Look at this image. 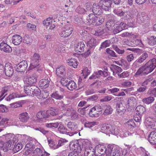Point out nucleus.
Instances as JSON below:
<instances>
[{"instance_id":"obj_1","label":"nucleus","mask_w":156,"mask_h":156,"mask_svg":"<svg viewBox=\"0 0 156 156\" xmlns=\"http://www.w3.org/2000/svg\"><path fill=\"white\" fill-rule=\"evenodd\" d=\"M156 66V59L153 58L141 66L137 71L136 75H145L152 72Z\"/></svg>"},{"instance_id":"obj_2","label":"nucleus","mask_w":156,"mask_h":156,"mask_svg":"<svg viewBox=\"0 0 156 156\" xmlns=\"http://www.w3.org/2000/svg\"><path fill=\"white\" fill-rule=\"evenodd\" d=\"M87 18V23L89 25L98 26L100 25L104 22V17L102 16L98 17L92 14H90Z\"/></svg>"},{"instance_id":"obj_3","label":"nucleus","mask_w":156,"mask_h":156,"mask_svg":"<svg viewBox=\"0 0 156 156\" xmlns=\"http://www.w3.org/2000/svg\"><path fill=\"white\" fill-rule=\"evenodd\" d=\"M83 147L85 149L84 156H90L95 155V147H93L90 141L87 140L83 142Z\"/></svg>"},{"instance_id":"obj_4","label":"nucleus","mask_w":156,"mask_h":156,"mask_svg":"<svg viewBox=\"0 0 156 156\" xmlns=\"http://www.w3.org/2000/svg\"><path fill=\"white\" fill-rule=\"evenodd\" d=\"M102 110L101 105H95L90 109L89 115L91 117H97L101 114Z\"/></svg>"},{"instance_id":"obj_5","label":"nucleus","mask_w":156,"mask_h":156,"mask_svg":"<svg viewBox=\"0 0 156 156\" xmlns=\"http://www.w3.org/2000/svg\"><path fill=\"white\" fill-rule=\"evenodd\" d=\"M41 59L39 54L35 53L31 61V63L29 69H34L39 66V62L40 61Z\"/></svg>"},{"instance_id":"obj_6","label":"nucleus","mask_w":156,"mask_h":156,"mask_svg":"<svg viewBox=\"0 0 156 156\" xmlns=\"http://www.w3.org/2000/svg\"><path fill=\"white\" fill-rule=\"evenodd\" d=\"M73 28L70 24H68L65 25L62 29V31L60 34L61 37H65L69 36L72 33Z\"/></svg>"},{"instance_id":"obj_7","label":"nucleus","mask_w":156,"mask_h":156,"mask_svg":"<svg viewBox=\"0 0 156 156\" xmlns=\"http://www.w3.org/2000/svg\"><path fill=\"white\" fill-rule=\"evenodd\" d=\"M45 88H36V90L34 93L35 96L41 99H44L47 98L48 96V91L45 90Z\"/></svg>"},{"instance_id":"obj_8","label":"nucleus","mask_w":156,"mask_h":156,"mask_svg":"<svg viewBox=\"0 0 156 156\" xmlns=\"http://www.w3.org/2000/svg\"><path fill=\"white\" fill-rule=\"evenodd\" d=\"M68 141L65 139H62L59 140L57 144L56 141L51 140L49 141V145L50 147L52 149H56L60 147L63 145L64 143L67 142Z\"/></svg>"},{"instance_id":"obj_9","label":"nucleus","mask_w":156,"mask_h":156,"mask_svg":"<svg viewBox=\"0 0 156 156\" xmlns=\"http://www.w3.org/2000/svg\"><path fill=\"white\" fill-rule=\"evenodd\" d=\"M112 4L110 0H101L99 2V6L105 11H109L111 9Z\"/></svg>"},{"instance_id":"obj_10","label":"nucleus","mask_w":156,"mask_h":156,"mask_svg":"<svg viewBox=\"0 0 156 156\" xmlns=\"http://www.w3.org/2000/svg\"><path fill=\"white\" fill-rule=\"evenodd\" d=\"M145 123L148 128L156 129V120L155 119L147 118L145 120Z\"/></svg>"},{"instance_id":"obj_11","label":"nucleus","mask_w":156,"mask_h":156,"mask_svg":"<svg viewBox=\"0 0 156 156\" xmlns=\"http://www.w3.org/2000/svg\"><path fill=\"white\" fill-rule=\"evenodd\" d=\"M116 124V122L111 121L106 125H103L101 128V129L102 130H106V131L109 133H112L113 131V128L115 127Z\"/></svg>"},{"instance_id":"obj_12","label":"nucleus","mask_w":156,"mask_h":156,"mask_svg":"<svg viewBox=\"0 0 156 156\" xmlns=\"http://www.w3.org/2000/svg\"><path fill=\"white\" fill-rule=\"evenodd\" d=\"M28 66L27 62L26 61H23L20 62L15 67L16 70L19 72H24L27 68Z\"/></svg>"},{"instance_id":"obj_13","label":"nucleus","mask_w":156,"mask_h":156,"mask_svg":"<svg viewBox=\"0 0 156 156\" xmlns=\"http://www.w3.org/2000/svg\"><path fill=\"white\" fill-rule=\"evenodd\" d=\"M13 69L11 64L9 63L5 64L4 73H5L7 76L9 77L12 76L13 73Z\"/></svg>"},{"instance_id":"obj_14","label":"nucleus","mask_w":156,"mask_h":156,"mask_svg":"<svg viewBox=\"0 0 156 156\" xmlns=\"http://www.w3.org/2000/svg\"><path fill=\"white\" fill-rule=\"evenodd\" d=\"M97 40L96 39L91 38L89 41H87V46L88 48L87 52L85 53L86 55H89L90 53V49L93 48L96 45Z\"/></svg>"},{"instance_id":"obj_15","label":"nucleus","mask_w":156,"mask_h":156,"mask_svg":"<svg viewBox=\"0 0 156 156\" xmlns=\"http://www.w3.org/2000/svg\"><path fill=\"white\" fill-rule=\"evenodd\" d=\"M52 19L51 17L47 18L44 20L43 23V25L44 26H50L49 29L51 30L53 29L55 27V24L54 23L55 21L52 20Z\"/></svg>"},{"instance_id":"obj_16","label":"nucleus","mask_w":156,"mask_h":156,"mask_svg":"<svg viewBox=\"0 0 156 156\" xmlns=\"http://www.w3.org/2000/svg\"><path fill=\"white\" fill-rule=\"evenodd\" d=\"M35 148L34 146L32 143H27L25 147V151L23 154L24 155H27L33 153Z\"/></svg>"},{"instance_id":"obj_17","label":"nucleus","mask_w":156,"mask_h":156,"mask_svg":"<svg viewBox=\"0 0 156 156\" xmlns=\"http://www.w3.org/2000/svg\"><path fill=\"white\" fill-rule=\"evenodd\" d=\"M56 75L61 77H64L66 76V68L63 66H62L57 68L56 69Z\"/></svg>"},{"instance_id":"obj_18","label":"nucleus","mask_w":156,"mask_h":156,"mask_svg":"<svg viewBox=\"0 0 156 156\" xmlns=\"http://www.w3.org/2000/svg\"><path fill=\"white\" fill-rule=\"evenodd\" d=\"M110 69L113 72V75L116 77L119 76L120 73L122 72V70L120 67L115 65H112Z\"/></svg>"},{"instance_id":"obj_19","label":"nucleus","mask_w":156,"mask_h":156,"mask_svg":"<svg viewBox=\"0 0 156 156\" xmlns=\"http://www.w3.org/2000/svg\"><path fill=\"white\" fill-rule=\"evenodd\" d=\"M37 81V78L34 76H30L26 79L24 82L25 84H28L25 85L27 87L33 86V84Z\"/></svg>"},{"instance_id":"obj_20","label":"nucleus","mask_w":156,"mask_h":156,"mask_svg":"<svg viewBox=\"0 0 156 156\" xmlns=\"http://www.w3.org/2000/svg\"><path fill=\"white\" fill-rule=\"evenodd\" d=\"M106 156H120L121 152L118 149L114 148L112 150L108 149L105 151Z\"/></svg>"},{"instance_id":"obj_21","label":"nucleus","mask_w":156,"mask_h":156,"mask_svg":"<svg viewBox=\"0 0 156 156\" xmlns=\"http://www.w3.org/2000/svg\"><path fill=\"white\" fill-rule=\"evenodd\" d=\"M30 117L28 114L26 112L21 113L19 114L18 118L20 122L25 123L29 119Z\"/></svg>"},{"instance_id":"obj_22","label":"nucleus","mask_w":156,"mask_h":156,"mask_svg":"<svg viewBox=\"0 0 156 156\" xmlns=\"http://www.w3.org/2000/svg\"><path fill=\"white\" fill-rule=\"evenodd\" d=\"M66 113L73 120L76 119L77 118V113H76V111L73 108H68Z\"/></svg>"},{"instance_id":"obj_23","label":"nucleus","mask_w":156,"mask_h":156,"mask_svg":"<svg viewBox=\"0 0 156 156\" xmlns=\"http://www.w3.org/2000/svg\"><path fill=\"white\" fill-rule=\"evenodd\" d=\"M69 146L70 149L73 152L80 153L82 149L80 146L76 143L72 142L70 144Z\"/></svg>"},{"instance_id":"obj_24","label":"nucleus","mask_w":156,"mask_h":156,"mask_svg":"<svg viewBox=\"0 0 156 156\" xmlns=\"http://www.w3.org/2000/svg\"><path fill=\"white\" fill-rule=\"evenodd\" d=\"M0 49L6 53H10L12 51V49L6 43L2 42L0 44Z\"/></svg>"},{"instance_id":"obj_25","label":"nucleus","mask_w":156,"mask_h":156,"mask_svg":"<svg viewBox=\"0 0 156 156\" xmlns=\"http://www.w3.org/2000/svg\"><path fill=\"white\" fill-rule=\"evenodd\" d=\"M12 42L16 45H19L21 42L22 37L20 35L16 34L14 35L12 37Z\"/></svg>"},{"instance_id":"obj_26","label":"nucleus","mask_w":156,"mask_h":156,"mask_svg":"<svg viewBox=\"0 0 156 156\" xmlns=\"http://www.w3.org/2000/svg\"><path fill=\"white\" fill-rule=\"evenodd\" d=\"M85 44L83 41H81L78 43L75 47V50L77 52H82L84 51L85 47Z\"/></svg>"},{"instance_id":"obj_27","label":"nucleus","mask_w":156,"mask_h":156,"mask_svg":"<svg viewBox=\"0 0 156 156\" xmlns=\"http://www.w3.org/2000/svg\"><path fill=\"white\" fill-rule=\"evenodd\" d=\"M148 140L150 143L152 144H156V132H151L149 135Z\"/></svg>"},{"instance_id":"obj_28","label":"nucleus","mask_w":156,"mask_h":156,"mask_svg":"<svg viewBox=\"0 0 156 156\" xmlns=\"http://www.w3.org/2000/svg\"><path fill=\"white\" fill-rule=\"evenodd\" d=\"M50 79H43L41 80L39 82V85L40 87L48 88L49 87Z\"/></svg>"},{"instance_id":"obj_29","label":"nucleus","mask_w":156,"mask_h":156,"mask_svg":"<svg viewBox=\"0 0 156 156\" xmlns=\"http://www.w3.org/2000/svg\"><path fill=\"white\" fill-rule=\"evenodd\" d=\"M100 7L101 6H99V3L98 5L96 4H94L92 7V12L94 14L96 15L100 14L102 11Z\"/></svg>"},{"instance_id":"obj_30","label":"nucleus","mask_w":156,"mask_h":156,"mask_svg":"<svg viewBox=\"0 0 156 156\" xmlns=\"http://www.w3.org/2000/svg\"><path fill=\"white\" fill-rule=\"evenodd\" d=\"M124 124L130 130L133 129L136 126V124L133 119L129 120L126 122Z\"/></svg>"},{"instance_id":"obj_31","label":"nucleus","mask_w":156,"mask_h":156,"mask_svg":"<svg viewBox=\"0 0 156 156\" xmlns=\"http://www.w3.org/2000/svg\"><path fill=\"white\" fill-rule=\"evenodd\" d=\"M36 116L38 119L48 118L47 111L44 110L38 112L36 114Z\"/></svg>"},{"instance_id":"obj_32","label":"nucleus","mask_w":156,"mask_h":156,"mask_svg":"<svg viewBox=\"0 0 156 156\" xmlns=\"http://www.w3.org/2000/svg\"><path fill=\"white\" fill-rule=\"evenodd\" d=\"M69 65L72 66L73 68H76L78 62L77 60L75 58H71L66 61Z\"/></svg>"},{"instance_id":"obj_33","label":"nucleus","mask_w":156,"mask_h":156,"mask_svg":"<svg viewBox=\"0 0 156 156\" xmlns=\"http://www.w3.org/2000/svg\"><path fill=\"white\" fill-rule=\"evenodd\" d=\"M136 114L142 115L146 111L145 108L143 106L141 105L137 106L136 108Z\"/></svg>"},{"instance_id":"obj_34","label":"nucleus","mask_w":156,"mask_h":156,"mask_svg":"<svg viewBox=\"0 0 156 156\" xmlns=\"http://www.w3.org/2000/svg\"><path fill=\"white\" fill-rule=\"evenodd\" d=\"M104 111L103 114L105 115H107L111 114L113 112L112 108L110 105H108L104 106Z\"/></svg>"},{"instance_id":"obj_35","label":"nucleus","mask_w":156,"mask_h":156,"mask_svg":"<svg viewBox=\"0 0 156 156\" xmlns=\"http://www.w3.org/2000/svg\"><path fill=\"white\" fill-rule=\"evenodd\" d=\"M64 82V81H63V82H61V83H63L62 84L63 86V87H66L67 88H76V84L74 81H70L67 83H65Z\"/></svg>"},{"instance_id":"obj_36","label":"nucleus","mask_w":156,"mask_h":156,"mask_svg":"<svg viewBox=\"0 0 156 156\" xmlns=\"http://www.w3.org/2000/svg\"><path fill=\"white\" fill-rule=\"evenodd\" d=\"M58 110L57 109L51 108L49 110L47 111L48 118L50 116H55L58 114Z\"/></svg>"},{"instance_id":"obj_37","label":"nucleus","mask_w":156,"mask_h":156,"mask_svg":"<svg viewBox=\"0 0 156 156\" xmlns=\"http://www.w3.org/2000/svg\"><path fill=\"white\" fill-rule=\"evenodd\" d=\"M58 130L61 133L63 134H66L67 135H69L71 136L73 135L72 133H70V134L69 132H67V129L63 125H60L58 128Z\"/></svg>"},{"instance_id":"obj_38","label":"nucleus","mask_w":156,"mask_h":156,"mask_svg":"<svg viewBox=\"0 0 156 156\" xmlns=\"http://www.w3.org/2000/svg\"><path fill=\"white\" fill-rule=\"evenodd\" d=\"M113 12L118 16H124L125 13L122 11V7H119L115 9Z\"/></svg>"},{"instance_id":"obj_39","label":"nucleus","mask_w":156,"mask_h":156,"mask_svg":"<svg viewBox=\"0 0 156 156\" xmlns=\"http://www.w3.org/2000/svg\"><path fill=\"white\" fill-rule=\"evenodd\" d=\"M33 41V39L29 35H25L23 37V42L27 44H30Z\"/></svg>"},{"instance_id":"obj_40","label":"nucleus","mask_w":156,"mask_h":156,"mask_svg":"<svg viewBox=\"0 0 156 156\" xmlns=\"http://www.w3.org/2000/svg\"><path fill=\"white\" fill-rule=\"evenodd\" d=\"M116 108L117 111L119 113L123 112L125 110V108L121 102H119L116 104Z\"/></svg>"},{"instance_id":"obj_41","label":"nucleus","mask_w":156,"mask_h":156,"mask_svg":"<svg viewBox=\"0 0 156 156\" xmlns=\"http://www.w3.org/2000/svg\"><path fill=\"white\" fill-rule=\"evenodd\" d=\"M36 88H24V90L25 93L28 95L32 96V95L35 96L34 93Z\"/></svg>"},{"instance_id":"obj_42","label":"nucleus","mask_w":156,"mask_h":156,"mask_svg":"<svg viewBox=\"0 0 156 156\" xmlns=\"http://www.w3.org/2000/svg\"><path fill=\"white\" fill-rule=\"evenodd\" d=\"M149 52H144L138 58L140 62L142 63L146 59L149 57Z\"/></svg>"},{"instance_id":"obj_43","label":"nucleus","mask_w":156,"mask_h":156,"mask_svg":"<svg viewBox=\"0 0 156 156\" xmlns=\"http://www.w3.org/2000/svg\"><path fill=\"white\" fill-rule=\"evenodd\" d=\"M13 146H12L11 148H10V149H12L13 148L14 151L16 152H17L23 148V145L22 143L19 142L16 145L14 146V147H13Z\"/></svg>"},{"instance_id":"obj_44","label":"nucleus","mask_w":156,"mask_h":156,"mask_svg":"<svg viewBox=\"0 0 156 156\" xmlns=\"http://www.w3.org/2000/svg\"><path fill=\"white\" fill-rule=\"evenodd\" d=\"M102 73L101 70H99L98 71L94 72L93 74L89 77L90 79H96L99 78L101 75Z\"/></svg>"},{"instance_id":"obj_45","label":"nucleus","mask_w":156,"mask_h":156,"mask_svg":"<svg viewBox=\"0 0 156 156\" xmlns=\"http://www.w3.org/2000/svg\"><path fill=\"white\" fill-rule=\"evenodd\" d=\"M148 43L151 46L156 44V37L151 36L148 38Z\"/></svg>"},{"instance_id":"obj_46","label":"nucleus","mask_w":156,"mask_h":156,"mask_svg":"<svg viewBox=\"0 0 156 156\" xmlns=\"http://www.w3.org/2000/svg\"><path fill=\"white\" fill-rule=\"evenodd\" d=\"M67 126L68 127L72 130H75L77 128V125L75 122H69L68 123Z\"/></svg>"},{"instance_id":"obj_47","label":"nucleus","mask_w":156,"mask_h":156,"mask_svg":"<svg viewBox=\"0 0 156 156\" xmlns=\"http://www.w3.org/2000/svg\"><path fill=\"white\" fill-rule=\"evenodd\" d=\"M132 42L133 47H135L138 45L140 47H142L144 46L141 40L133 39L132 40Z\"/></svg>"},{"instance_id":"obj_48","label":"nucleus","mask_w":156,"mask_h":156,"mask_svg":"<svg viewBox=\"0 0 156 156\" xmlns=\"http://www.w3.org/2000/svg\"><path fill=\"white\" fill-rule=\"evenodd\" d=\"M75 12L79 14H86L85 9L82 6H78L76 9Z\"/></svg>"},{"instance_id":"obj_49","label":"nucleus","mask_w":156,"mask_h":156,"mask_svg":"<svg viewBox=\"0 0 156 156\" xmlns=\"http://www.w3.org/2000/svg\"><path fill=\"white\" fill-rule=\"evenodd\" d=\"M21 97L20 95L17 93H13L12 94L9 95L8 97H7L6 99L7 101H9L15 98H20Z\"/></svg>"},{"instance_id":"obj_50","label":"nucleus","mask_w":156,"mask_h":156,"mask_svg":"<svg viewBox=\"0 0 156 156\" xmlns=\"http://www.w3.org/2000/svg\"><path fill=\"white\" fill-rule=\"evenodd\" d=\"M128 104L130 106H134L136 104V100L134 97H130L128 99Z\"/></svg>"},{"instance_id":"obj_51","label":"nucleus","mask_w":156,"mask_h":156,"mask_svg":"<svg viewBox=\"0 0 156 156\" xmlns=\"http://www.w3.org/2000/svg\"><path fill=\"white\" fill-rule=\"evenodd\" d=\"M8 91L7 88H2V89L0 92V101H2L7 94V93Z\"/></svg>"},{"instance_id":"obj_52","label":"nucleus","mask_w":156,"mask_h":156,"mask_svg":"<svg viewBox=\"0 0 156 156\" xmlns=\"http://www.w3.org/2000/svg\"><path fill=\"white\" fill-rule=\"evenodd\" d=\"M154 97H149L147 98H144L142 100L143 102L147 104H149L154 101Z\"/></svg>"},{"instance_id":"obj_53","label":"nucleus","mask_w":156,"mask_h":156,"mask_svg":"<svg viewBox=\"0 0 156 156\" xmlns=\"http://www.w3.org/2000/svg\"><path fill=\"white\" fill-rule=\"evenodd\" d=\"M95 148L97 149L98 151V153L101 154H103V152L105 150V148L103 145L101 144H99L96 146Z\"/></svg>"},{"instance_id":"obj_54","label":"nucleus","mask_w":156,"mask_h":156,"mask_svg":"<svg viewBox=\"0 0 156 156\" xmlns=\"http://www.w3.org/2000/svg\"><path fill=\"white\" fill-rule=\"evenodd\" d=\"M9 119L7 118H3L0 121V126H7L8 124Z\"/></svg>"},{"instance_id":"obj_55","label":"nucleus","mask_w":156,"mask_h":156,"mask_svg":"<svg viewBox=\"0 0 156 156\" xmlns=\"http://www.w3.org/2000/svg\"><path fill=\"white\" fill-rule=\"evenodd\" d=\"M112 48L113 49L119 54H123L125 52L124 50L119 49L116 45H113L112 46Z\"/></svg>"},{"instance_id":"obj_56","label":"nucleus","mask_w":156,"mask_h":156,"mask_svg":"<svg viewBox=\"0 0 156 156\" xmlns=\"http://www.w3.org/2000/svg\"><path fill=\"white\" fill-rule=\"evenodd\" d=\"M85 11L86 14H90L92 11L91 5L89 3H87L85 5Z\"/></svg>"},{"instance_id":"obj_57","label":"nucleus","mask_w":156,"mask_h":156,"mask_svg":"<svg viewBox=\"0 0 156 156\" xmlns=\"http://www.w3.org/2000/svg\"><path fill=\"white\" fill-rule=\"evenodd\" d=\"M51 96L52 98L56 99H61L63 98V95H59L57 91L53 93Z\"/></svg>"},{"instance_id":"obj_58","label":"nucleus","mask_w":156,"mask_h":156,"mask_svg":"<svg viewBox=\"0 0 156 156\" xmlns=\"http://www.w3.org/2000/svg\"><path fill=\"white\" fill-rule=\"evenodd\" d=\"M106 52L108 54L111 56L113 57H117V55H116L115 52L113 50H111L109 48H107L106 49Z\"/></svg>"},{"instance_id":"obj_59","label":"nucleus","mask_w":156,"mask_h":156,"mask_svg":"<svg viewBox=\"0 0 156 156\" xmlns=\"http://www.w3.org/2000/svg\"><path fill=\"white\" fill-rule=\"evenodd\" d=\"M111 42L109 40H107L103 42L101 46V48H105L110 46Z\"/></svg>"},{"instance_id":"obj_60","label":"nucleus","mask_w":156,"mask_h":156,"mask_svg":"<svg viewBox=\"0 0 156 156\" xmlns=\"http://www.w3.org/2000/svg\"><path fill=\"white\" fill-rule=\"evenodd\" d=\"M120 61L122 64L121 66H123L125 69H127L129 68L130 65L127 62L123 59H121Z\"/></svg>"},{"instance_id":"obj_61","label":"nucleus","mask_w":156,"mask_h":156,"mask_svg":"<svg viewBox=\"0 0 156 156\" xmlns=\"http://www.w3.org/2000/svg\"><path fill=\"white\" fill-rule=\"evenodd\" d=\"M96 125V122H86L84 125L86 127L90 128Z\"/></svg>"},{"instance_id":"obj_62","label":"nucleus","mask_w":156,"mask_h":156,"mask_svg":"<svg viewBox=\"0 0 156 156\" xmlns=\"http://www.w3.org/2000/svg\"><path fill=\"white\" fill-rule=\"evenodd\" d=\"M27 28L30 30H36V26L30 23L27 24Z\"/></svg>"},{"instance_id":"obj_63","label":"nucleus","mask_w":156,"mask_h":156,"mask_svg":"<svg viewBox=\"0 0 156 156\" xmlns=\"http://www.w3.org/2000/svg\"><path fill=\"white\" fill-rule=\"evenodd\" d=\"M114 27H115V28L113 30V32L114 34H117L122 31V28L120 29L119 25H115Z\"/></svg>"},{"instance_id":"obj_64","label":"nucleus","mask_w":156,"mask_h":156,"mask_svg":"<svg viewBox=\"0 0 156 156\" xmlns=\"http://www.w3.org/2000/svg\"><path fill=\"white\" fill-rule=\"evenodd\" d=\"M42 151L40 148H37L34 150L33 153L35 155L40 156L42 153Z\"/></svg>"}]
</instances>
